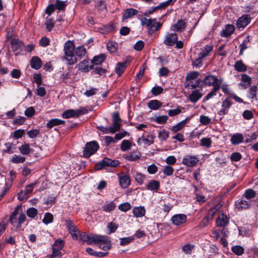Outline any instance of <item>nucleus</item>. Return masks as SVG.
I'll use <instances>...</instances> for the list:
<instances>
[{
    "label": "nucleus",
    "instance_id": "f257e3e1",
    "mask_svg": "<svg viewBox=\"0 0 258 258\" xmlns=\"http://www.w3.org/2000/svg\"><path fill=\"white\" fill-rule=\"evenodd\" d=\"M75 45L73 41H67L63 47L64 56L62 57V60H66L69 65H73L78 61V58L75 54Z\"/></svg>",
    "mask_w": 258,
    "mask_h": 258
},
{
    "label": "nucleus",
    "instance_id": "f03ea898",
    "mask_svg": "<svg viewBox=\"0 0 258 258\" xmlns=\"http://www.w3.org/2000/svg\"><path fill=\"white\" fill-rule=\"evenodd\" d=\"M142 26H146L148 29V34L152 35L154 31H158L162 26V23L157 21L156 19H147L143 17L141 19Z\"/></svg>",
    "mask_w": 258,
    "mask_h": 258
},
{
    "label": "nucleus",
    "instance_id": "7ed1b4c3",
    "mask_svg": "<svg viewBox=\"0 0 258 258\" xmlns=\"http://www.w3.org/2000/svg\"><path fill=\"white\" fill-rule=\"evenodd\" d=\"M120 164L117 160H112L108 157H104L101 161L95 163L94 168L95 170H100L107 167H116Z\"/></svg>",
    "mask_w": 258,
    "mask_h": 258
},
{
    "label": "nucleus",
    "instance_id": "20e7f679",
    "mask_svg": "<svg viewBox=\"0 0 258 258\" xmlns=\"http://www.w3.org/2000/svg\"><path fill=\"white\" fill-rule=\"evenodd\" d=\"M99 148V144L95 141L87 142L83 151V156L85 158H89L95 154Z\"/></svg>",
    "mask_w": 258,
    "mask_h": 258
},
{
    "label": "nucleus",
    "instance_id": "39448f33",
    "mask_svg": "<svg viewBox=\"0 0 258 258\" xmlns=\"http://www.w3.org/2000/svg\"><path fill=\"white\" fill-rule=\"evenodd\" d=\"M96 241H97L96 244L98 245L99 248L106 252H108L112 247V242L108 236L100 235Z\"/></svg>",
    "mask_w": 258,
    "mask_h": 258
},
{
    "label": "nucleus",
    "instance_id": "423d86ee",
    "mask_svg": "<svg viewBox=\"0 0 258 258\" xmlns=\"http://www.w3.org/2000/svg\"><path fill=\"white\" fill-rule=\"evenodd\" d=\"M202 83L205 86H213V87L216 85L220 86L221 84L216 76L212 75L206 76L202 81Z\"/></svg>",
    "mask_w": 258,
    "mask_h": 258
},
{
    "label": "nucleus",
    "instance_id": "0eeeda50",
    "mask_svg": "<svg viewBox=\"0 0 258 258\" xmlns=\"http://www.w3.org/2000/svg\"><path fill=\"white\" fill-rule=\"evenodd\" d=\"M87 112V110L85 108L79 110L69 109L66 110L62 116L64 118H69L73 117H78L79 116L85 114Z\"/></svg>",
    "mask_w": 258,
    "mask_h": 258
},
{
    "label": "nucleus",
    "instance_id": "6e6552de",
    "mask_svg": "<svg viewBox=\"0 0 258 258\" xmlns=\"http://www.w3.org/2000/svg\"><path fill=\"white\" fill-rule=\"evenodd\" d=\"M112 125L109 129H120V127L123 126V123H126V122L120 118L118 112H114L112 114Z\"/></svg>",
    "mask_w": 258,
    "mask_h": 258
},
{
    "label": "nucleus",
    "instance_id": "1a4fd4ad",
    "mask_svg": "<svg viewBox=\"0 0 258 258\" xmlns=\"http://www.w3.org/2000/svg\"><path fill=\"white\" fill-rule=\"evenodd\" d=\"M36 185V182H34L27 185L24 191H21L18 195V198L19 200L22 201L27 198V196L32 192L33 188Z\"/></svg>",
    "mask_w": 258,
    "mask_h": 258
},
{
    "label": "nucleus",
    "instance_id": "9d476101",
    "mask_svg": "<svg viewBox=\"0 0 258 258\" xmlns=\"http://www.w3.org/2000/svg\"><path fill=\"white\" fill-rule=\"evenodd\" d=\"M11 47L15 55L20 53L23 48V43L18 39H12L11 42Z\"/></svg>",
    "mask_w": 258,
    "mask_h": 258
},
{
    "label": "nucleus",
    "instance_id": "9b49d317",
    "mask_svg": "<svg viewBox=\"0 0 258 258\" xmlns=\"http://www.w3.org/2000/svg\"><path fill=\"white\" fill-rule=\"evenodd\" d=\"M199 161L198 157L196 156L187 155L183 158L182 163L188 167H193L198 163Z\"/></svg>",
    "mask_w": 258,
    "mask_h": 258
},
{
    "label": "nucleus",
    "instance_id": "f8f14e48",
    "mask_svg": "<svg viewBox=\"0 0 258 258\" xmlns=\"http://www.w3.org/2000/svg\"><path fill=\"white\" fill-rule=\"evenodd\" d=\"M119 183L122 188H126L131 184V180L128 175L118 174Z\"/></svg>",
    "mask_w": 258,
    "mask_h": 258
},
{
    "label": "nucleus",
    "instance_id": "ddd939ff",
    "mask_svg": "<svg viewBox=\"0 0 258 258\" xmlns=\"http://www.w3.org/2000/svg\"><path fill=\"white\" fill-rule=\"evenodd\" d=\"M187 219L186 215L183 214H176L171 218L172 223L176 226H179L184 223Z\"/></svg>",
    "mask_w": 258,
    "mask_h": 258
},
{
    "label": "nucleus",
    "instance_id": "4468645a",
    "mask_svg": "<svg viewBox=\"0 0 258 258\" xmlns=\"http://www.w3.org/2000/svg\"><path fill=\"white\" fill-rule=\"evenodd\" d=\"M251 18L248 15H243L240 17L237 22L236 26L238 28H245L250 22Z\"/></svg>",
    "mask_w": 258,
    "mask_h": 258
},
{
    "label": "nucleus",
    "instance_id": "2eb2a0df",
    "mask_svg": "<svg viewBox=\"0 0 258 258\" xmlns=\"http://www.w3.org/2000/svg\"><path fill=\"white\" fill-rule=\"evenodd\" d=\"M141 155V153L140 152L137 150H134L130 152L128 155H123V157L127 161L134 162L140 159Z\"/></svg>",
    "mask_w": 258,
    "mask_h": 258
},
{
    "label": "nucleus",
    "instance_id": "dca6fc26",
    "mask_svg": "<svg viewBox=\"0 0 258 258\" xmlns=\"http://www.w3.org/2000/svg\"><path fill=\"white\" fill-rule=\"evenodd\" d=\"M235 206L238 211H241L248 209L250 203L242 199H239L235 202Z\"/></svg>",
    "mask_w": 258,
    "mask_h": 258
},
{
    "label": "nucleus",
    "instance_id": "f3484780",
    "mask_svg": "<svg viewBox=\"0 0 258 258\" xmlns=\"http://www.w3.org/2000/svg\"><path fill=\"white\" fill-rule=\"evenodd\" d=\"M229 223V218L224 213L220 215L216 219V224L217 226L225 227Z\"/></svg>",
    "mask_w": 258,
    "mask_h": 258
},
{
    "label": "nucleus",
    "instance_id": "a211bd4d",
    "mask_svg": "<svg viewBox=\"0 0 258 258\" xmlns=\"http://www.w3.org/2000/svg\"><path fill=\"white\" fill-rule=\"evenodd\" d=\"M235 26L233 25L227 24L225 25V29L222 30L220 35L224 37L230 36L235 30Z\"/></svg>",
    "mask_w": 258,
    "mask_h": 258
},
{
    "label": "nucleus",
    "instance_id": "6ab92c4d",
    "mask_svg": "<svg viewBox=\"0 0 258 258\" xmlns=\"http://www.w3.org/2000/svg\"><path fill=\"white\" fill-rule=\"evenodd\" d=\"M177 35L175 33L168 34L166 36L164 43L168 46H173L177 40Z\"/></svg>",
    "mask_w": 258,
    "mask_h": 258
},
{
    "label": "nucleus",
    "instance_id": "aec40b11",
    "mask_svg": "<svg viewBox=\"0 0 258 258\" xmlns=\"http://www.w3.org/2000/svg\"><path fill=\"white\" fill-rule=\"evenodd\" d=\"M244 137L240 133L234 134L231 136L230 142L232 145L236 146L243 142Z\"/></svg>",
    "mask_w": 258,
    "mask_h": 258
},
{
    "label": "nucleus",
    "instance_id": "412c9836",
    "mask_svg": "<svg viewBox=\"0 0 258 258\" xmlns=\"http://www.w3.org/2000/svg\"><path fill=\"white\" fill-rule=\"evenodd\" d=\"M78 68L79 70H82L84 72H87L93 69V67L92 65L89 66V59H85L79 63Z\"/></svg>",
    "mask_w": 258,
    "mask_h": 258
},
{
    "label": "nucleus",
    "instance_id": "4be33fe9",
    "mask_svg": "<svg viewBox=\"0 0 258 258\" xmlns=\"http://www.w3.org/2000/svg\"><path fill=\"white\" fill-rule=\"evenodd\" d=\"M128 63L129 62L127 61L117 63L115 67V72L118 76H120L123 73Z\"/></svg>",
    "mask_w": 258,
    "mask_h": 258
},
{
    "label": "nucleus",
    "instance_id": "5701e85b",
    "mask_svg": "<svg viewBox=\"0 0 258 258\" xmlns=\"http://www.w3.org/2000/svg\"><path fill=\"white\" fill-rule=\"evenodd\" d=\"M154 138V137L153 136V135H146V133H144L142 137L139 139L138 142L139 144H140L141 141H143L145 144L150 145L153 143Z\"/></svg>",
    "mask_w": 258,
    "mask_h": 258
},
{
    "label": "nucleus",
    "instance_id": "b1692460",
    "mask_svg": "<svg viewBox=\"0 0 258 258\" xmlns=\"http://www.w3.org/2000/svg\"><path fill=\"white\" fill-rule=\"evenodd\" d=\"M160 188V182L156 180H150L146 185V189L150 190H158Z\"/></svg>",
    "mask_w": 258,
    "mask_h": 258
},
{
    "label": "nucleus",
    "instance_id": "393cba45",
    "mask_svg": "<svg viewBox=\"0 0 258 258\" xmlns=\"http://www.w3.org/2000/svg\"><path fill=\"white\" fill-rule=\"evenodd\" d=\"M203 96L202 93L200 92L199 90H196L193 91L191 94L189 95V100L192 102H197L200 99L202 98Z\"/></svg>",
    "mask_w": 258,
    "mask_h": 258
},
{
    "label": "nucleus",
    "instance_id": "a878e982",
    "mask_svg": "<svg viewBox=\"0 0 258 258\" xmlns=\"http://www.w3.org/2000/svg\"><path fill=\"white\" fill-rule=\"evenodd\" d=\"M30 64L32 68L38 70L42 66V62L38 56H35L32 57Z\"/></svg>",
    "mask_w": 258,
    "mask_h": 258
},
{
    "label": "nucleus",
    "instance_id": "bb28decb",
    "mask_svg": "<svg viewBox=\"0 0 258 258\" xmlns=\"http://www.w3.org/2000/svg\"><path fill=\"white\" fill-rule=\"evenodd\" d=\"M186 26V22L184 20L180 19L178 20L177 22L173 25V30L177 32H181L185 29Z\"/></svg>",
    "mask_w": 258,
    "mask_h": 258
},
{
    "label": "nucleus",
    "instance_id": "cd10ccee",
    "mask_svg": "<svg viewBox=\"0 0 258 258\" xmlns=\"http://www.w3.org/2000/svg\"><path fill=\"white\" fill-rule=\"evenodd\" d=\"M100 235L94 234L92 233L88 234L86 236L85 242H86L88 245L92 244H96L97 241H96V239L99 238Z\"/></svg>",
    "mask_w": 258,
    "mask_h": 258
},
{
    "label": "nucleus",
    "instance_id": "c85d7f7f",
    "mask_svg": "<svg viewBox=\"0 0 258 258\" xmlns=\"http://www.w3.org/2000/svg\"><path fill=\"white\" fill-rule=\"evenodd\" d=\"M146 210L144 207L139 206L134 208L133 213L136 217H142L145 214Z\"/></svg>",
    "mask_w": 258,
    "mask_h": 258
},
{
    "label": "nucleus",
    "instance_id": "c756f323",
    "mask_svg": "<svg viewBox=\"0 0 258 258\" xmlns=\"http://www.w3.org/2000/svg\"><path fill=\"white\" fill-rule=\"evenodd\" d=\"M137 13L138 11L135 9L132 8L127 9L125 10L122 16V21H123L126 19H129Z\"/></svg>",
    "mask_w": 258,
    "mask_h": 258
},
{
    "label": "nucleus",
    "instance_id": "7c9ffc66",
    "mask_svg": "<svg viewBox=\"0 0 258 258\" xmlns=\"http://www.w3.org/2000/svg\"><path fill=\"white\" fill-rule=\"evenodd\" d=\"M86 48L82 46L76 47L74 53L77 58L82 59L86 54Z\"/></svg>",
    "mask_w": 258,
    "mask_h": 258
},
{
    "label": "nucleus",
    "instance_id": "2f4dec72",
    "mask_svg": "<svg viewBox=\"0 0 258 258\" xmlns=\"http://www.w3.org/2000/svg\"><path fill=\"white\" fill-rule=\"evenodd\" d=\"M234 67L235 70L238 72H244L247 71V67L242 60L236 61Z\"/></svg>",
    "mask_w": 258,
    "mask_h": 258
},
{
    "label": "nucleus",
    "instance_id": "473e14b6",
    "mask_svg": "<svg viewBox=\"0 0 258 258\" xmlns=\"http://www.w3.org/2000/svg\"><path fill=\"white\" fill-rule=\"evenodd\" d=\"M106 58V55L104 54H100L95 56L91 60V63L94 65H98L103 62Z\"/></svg>",
    "mask_w": 258,
    "mask_h": 258
},
{
    "label": "nucleus",
    "instance_id": "72a5a7b5",
    "mask_svg": "<svg viewBox=\"0 0 258 258\" xmlns=\"http://www.w3.org/2000/svg\"><path fill=\"white\" fill-rule=\"evenodd\" d=\"M148 106L151 109L156 110L162 106V103L157 100H154L150 101Z\"/></svg>",
    "mask_w": 258,
    "mask_h": 258
},
{
    "label": "nucleus",
    "instance_id": "f704fd0d",
    "mask_svg": "<svg viewBox=\"0 0 258 258\" xmlns=\"http://www.w3.org/2000/svg\"><path fill=\"white\" fill-rule=\"evenodd\" d=\"M220 86L216 85L215 87H213L210 92H209L204 98V101L208 100L213 96L216 95L217 92L219 90Z\"/></svg>",
    "mask_w": 258,
    "mask_h": 258
},
{
    "label": "nucleus",
    "instance_id": "c9c22d12",
    "mask_svg": "<svg viewBox=\"0 0 258 258\" xmlns=\"http://www.w3.org/2000/svg\"><path fill=\"white\" fill-rule=\"evenodd\" d=\"M20 152L23 155H28L31 151L32 149L30 148L29 144H25L19 147Z\"/></svg>",
    "mask_w": 258,
    "mask_h": 258
},
{
    "label": "nucleus",
    "instance_id": "e433bc0d",
    "mask_svg": "<svg viewBox=\"0 0 258 258\" xmlns=\"http://www.w3.org/2000/svg\"><path fill=\"white\" fill-rule=\"evenodd\" d=\"M256 196V192L252 188H248L245 190L243 195L246 199L250 200Z\"/></svg>",
    "mask_w": 258,
    "mask_h": 258
},
{
    "label": "nucleus",
    "instance_id": "4c0bfd02",
    "mask_svg": "<svg viewBox=\"0 0 258 258\" xmlns=\"http://www.w3.org/2000/svg\"><path fill=\"white\" fill-rule=\"evenodd\" d=\"M200 146L209 148L211 147L212 141L210 138H203L200 140Z\"/></svg>",
    "mask_w": 258,
    "mask_h": 258
},
{
    "label": "nucleus",
    "instance_id": "58836bf2",
    "mask_svg": "<svg viewBox=\"0 0 258 258\" xmlns=\"http://www.w3.org/2000/svg\"><path fill=\"white\" fill-rule=\"evenodd\" d=\"M64 121L63 120L59 119H52L47 122V127L49 128H52L55 125L62 124L64 123Z\"/></svg>",
    "mask_w": 258,
    "mask_h": 258
},
{
    "label": "nucleus",
    "instance_id": "ea45409f",
    "mask_svg": "<svg viewBox=\"0 0 258 258\" xmlns=\"http://www.w3.org/2000/svg\"><path fill=\"white\" fill-rule=\"evenodd\" d=\"M116 207V204L114 201H111L107 204L104 205L102 209L103 211L106 212H110L113 211Z\"/></svg>",
    "mask_w": 258,
    "mask_h": 258
},
{
    "label": "nucleus",
    "instance_id": "a19ab883",
    "mask_svg": "<svg viewBox=\"0 0 258 258\" xmlns=\"http://www.w3.org/2000/svg\"><path fill=\"white\" fill-rule=\"evenodd\" d=\"M231 251L237 255H241L244 252V249L240 245H235L232 247Z\"/></svg>",
    "mask_w": 258,
    "mask_h": 258
},
{
    "label": "nucleus",
    "instance_id": "79ce46f5",
    "mask_svg": "<svg viewBox=\"0 0 258 258\" xmlns=\"http://www.w3.org/2000/svg\"><path fill=\"white\" fill-rule=\"evenodd\" d=\"M53 216L50 213H46L44 215V218L42 219V222L46 225L51 223L53 221Z\"/></svg>",
    "mask_w": 258,
    "mask_h": 258
},
{
    "label": "nucleus",
    "instance_id": "37998d69",
    "mask_svg": "<svg viewBox=\"0 0 258 258\" xmlns=\"http://www.w3.org/2000/svg\"><path fill=\"white\" fill-rule=\"evenodd\" d=\"M64 241L60 239L56 240L52 245V249L61 250L64 246Z\"/></svg>",
    "mask_w": 258,
    "mask_h": 258
},
{
    "label": "nucleus",
    "instance_id": "c03bdc74",
    "mask_svg": "<svg viewBox=\"0 0 258 258\" xmlns=\"http://www.w3.org/2000/svg\"><path fill=\"white\" fill-rule=\"evenodd\" d=\"M107 47L110 52L114 53L117 50L118 44L114 41H109L107 44Z\"/></svg>",
    "mask_w": 258,
    "mask_h": 258
},
{
    "label": "nucleus",
    "instance_id": "a18cd8bd",
    "mask_svg": "<svg viewBox=\"0 0 258 258\" xmlns=\"http://www.w3.org/2000/svg\"><path fill=\"white\" fill-rule=\"evenodd\" d=\"M205 57H202L201 55L199 53L198 56L196 58H195L192 60V64L197 68H199L202 66L203 59Z\"/></svg>",
    "mask_w": 258,
    "mask_h": 258
},
{
    "label": "nucleus",
    "instance_id": "49530a36",
    "mask_svg": "<svg viewBox=\"0 0 258 258\" xmlns=\"http://www.w3.org/2000/svg\"><path fill=\"white\" fill-rule=\"evenodd\" d=\"M134 176L136 181L138 182V184L140 185H142L144 183V180L146 178V177L145 175L138 172H137L134 175Z\"/></svg>",
    "mask_w": 258,
    "mask_h": 258
},
{
    "label": "nucleus",
    "instance_id": "de8ad7c7",
    "mask_svg": "<svg viewBox=\"0 0 258 258\" xmlns=\"http://www.w3.org/2000/svg\"><path fill=\"white\" fill-rule=\"evenodd\" d=\"M199 75L200 73L198 72L193 71L189 72L187 74L185 80L186 81H188V82L192 81L193 80L197 78Z\"/></svg>",
    "mask_w": 258,
    "mask_h": 258
},
{
    "label": "nucleus",
    "instance_id": "09e8293b",
    "mask_svg": "<svg viewBox=\"0 0 258 258\" xmlns=\"http://www.w3.org/2000/svg\"><path fill=\"white\" fill-rule=\"evenodd\" d=\"M132 145L130 141L124 140L120 144V149L122 151H125L131 148Z\"/></svg>",
    "mask_w": 258,
    "mask_h": 258
},
{
    "label": "nucleus",
    "instance_id": "8fccbe9b",
    "mask_svg": "<svg viewBox=\"0 0 258 258\" xmlns=\"http://www.w3.org/2000/svg\"><path fill=\"white\" fill-rule=\"evenodd\" d=\"M21 208V206H17L10 216V221L13 225H15V223H16V216L18 214L19 209Z\"/></svg>",
    "mask_w": 258,
    "mask_h": 258
},
{
    "label": "nucleus",
    "instance_id": "3c124183",
    "mask_svg": "<svg viewBox=\"0 0 258 258\" xmlns=\"http://www.w3.org/2000/svg\"><path fill=\"white\" fill-rule=\"evenodd\" d=\"M26 214L29 217L34 218L38 214V211L36 208L31 207L27 209Z\"/></svg>",
    "mask_w": 258,
    "mask_h": 258
},
{
    "label": "nucleus",
    "instance_id": "603ef678",
    "mask_svg": "<svg viewBox=\"0 0 258 258\" xmlns=\"http://www.w3.org/2000/svg\"><path fill=\"white\" fill-rule=\"evenodd\" d=\"M213 46L211 45H206L203 50L201 51L200 54L202 57H206L209 55V53L212 50Z\"/></svg>",
    "mask_w": 258,
    "mask_h": 258
},
{
    "label": "nucleus",
    "instance_id": "864d4df0",
    "mask_svg": "<svg viewBox=\"0 0 258 258\" xmlns=\"http://www.w3.org/2000/svg\"><path fill=\"white\" fill-rule=\"evenodd\" d=\"M65 225L69 232L72 230L76 229L77 228L74 224V222L70 219H66L64 220Z\"/></svg>",
    "mask_w": 258,
    "mask_h": 258
},
{
    "label": "nucleus",
    "instance_id": "5fc2aeb1",
    "mask_svg": "<svg viewBox=\"0 0 258 258\" xmlns=\"http://www.w3.org/2000/svg\"><path fill=\"white\" fill-rule=\"evenodd\" d=\"M26 219V217L25 215L23 213H21L20 215V216L18 219V222L16 221V225H15L14 226H16V229H19L21 227L22 224L23 223Z\"/></svg>",
    "mask_w": 258,
    "mask_h": 258
},
{
    "label": "nucleus",
    "instance_id": "6e6d98bb",
    "mask_svg": "<svg viewBox=\"0 0 258 258\" xmlns=\"http://www.w3.org/2000/svg\"><path fill=\"white\" fill-rule=\"evenodd\" d=\"M25 161V158L20 155H14L11 159V161L14 163H21Z\"/></svg>",
    "mask_w": 258,
    "mask_h": 258
},
{
    "label": "nucleus",
    "instance_id": "4d7b16f0",
    "mask_svg": "<svg viewBox=\"0 0 258 258\" xmlns=\"http://www.w3.org/2000/svg\"><path fill=\"white\" fill-rule=\"evenodd\" d=\"M131 208V205L128 202L122 203L118 206V209L123 212H127Z\"/></svg>",
    "mask_w": 258,
    "mask_h": 258
},
{
    "label": "nucleus",
    "instance_id": "13d9d810",
    "mask_svg": "<svg viewBox=\"0 0 258 258\" xmlns=\"http://www.w3.org/2000/svg\"><path fill=\"white\" fill-rule=\"evenodd\" d=\"M107 228L109 229L108 234H111L114 233L118 228V225L113 222L109 223L107 225Z\"/></svg>",
    "mask_w": 258,
    "mask_h": 258
},
{
    "label": "nucleus",
    "instance_id": "bf43d9fd",
    "mask_svg": "<svg viewBox=\"0 0 258 258\" xmlns=\"http://www.w3.org/2000/svg\"><path fill=\"white\" fill-rule=\"evenodd\" d=\"M134 239V238L132 236L121 238L120 239V245L121 246L127 245L131 242Z\"/></svg>",
    "mask_w": 258,
    "mask_h": 258
},
{
    "label": "nucleus",
    "instance_id": "052dcab7",
    "mask_svg": "<svg viewBox=\"0 0 258 258\" xmlns=\"http://www.w3.org/2000/svg\"><path fill=\"white\" fill-rule=\"evenodd\" d=\"M201 82H202V81L200 79L197 80L195 83L192 81L189 82L186 84L185 87H188L190 89H194L200 86Z\"/></svg>",
    "mask_w": 258,
    "mask_h": 258
},
{
    "label": "nucleus",
    "instance_id": "680f3d73",
    "mask_svg": "<svg viewBox=\"0 0 258 258\" xmlns=\"http://www.w3.org/2000/svg\"><path fill=\"white\" fill-rule=\"evenodd\" d=\"M194 247V245L188 243L182 247V250L186 254H191Z\"/></svg>",
    "mask_w": 258,
    "mask_h": 258
},
{
    "label": "nucleus",
    "instance_id": "e2e57ef3",
    "mask_svg": "<svg viewBox=\"0 0 258 258\" xmlns=\"http://www.w3.org/2000/svg\"><path fill=\"white\" fill-rule=\"evenodd\" d=\"M169 137V132L166 130H160L158 133V137L160 139L165 141Z\"/></svg>",
    "mask_w": 258,
    "mask_h": 258
},
{
    "label": "nucleus",
    "instance_id": "0e129e2a",
    "mask_svg": "<svg viewBox=\"0 0 258 258\" xmlns=\"http://www.w3.org/2000/svg\"><path fill=\"white\" fill-rule=\"evenodd\" d=\"M242 158L241 154L239 152H234L230 156V159L232 161L237 162L240 161Z\"/></svg>",
    "mask_w": 258,
    "mask_h": 258
},
{
    "label": "nucleus",
    "instance_id": "69168bd1",
    "mask_svg": "<svg viewBox=\"0 0 258 258\" xmlns=\"http://www.w3.org/2000/svg\"><path fill=\"white\" fill-rule=\"evenodd\" d=\"M54 6L56 9H58L59 11H62L64 10L65 7L66 6V4L64 3V2L59 0H57Z\"/></svg>",
    "mask_w": 258,
    "mask_h": 258
},
{
    "label": "nucleus",
    "instance_id": "338daca9",
    "mask_svg": "<svg viewBox=\"0 0 258 258\" xmlns=\"http://www.w3.org/2000/svg\"><path fill=\"white\" fill-rule=\"evenodd\" d=\"M258 92V88L256 86L252 87L249 90V93L251 98L254 99L256 97V93Z\"/></svg>",
    "mask_w": 258,
    "mask_h": 258
},
{
    "label": "nucleus",
    "instance_id": "774afa93",
    "mask_svg": "<svg viewBox=\"0 0 258 258\" xmlns=\"http://www.w3.org/2000/svg\"><path fill=\"white\" fill-rule=\"evenodd\" d=\"M52 251L49 258H61L62 254L60 250L57 249H52Z\"/></svg>",
    "mask_w": 258,
    "mask_h": 258
}]
</instances>
